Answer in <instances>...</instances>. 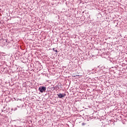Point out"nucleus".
Returning a JSON list of instances; mask_svg holds the SVG:
<instances>
[{"mask_svg": "<svg viewBox=\"0 0 127 127\" xmlns=\"http://www.w3.org/2000/svg\"><path fill=\"white\" fill-rule=\"evenodd\" d=\"M39 90L41 93H43V92H45V91H46V87L44 86L40 87L39 88Z\"/></svg>", "mask_w": 127, "mask_h": 127, "instance_id": "nucleus-1", "label": "nucleus"}, {"mask_svg": "<svg viewBox=\"0 0 127 127\" xmlns=\"http://www.w3.org/2000/svg\"><path fill=\"white\" fill-rule=\"evenodd\" d=\"M58 97L60 99H62V98H64V97H66V94L65 93H60L59 94H58Z\"/></svg>", "mask_w": 127, "mask_h": 127, "instance_id": "nucleus-2", "label": "nucleus"}, {"mask_svg": "<svg viewBox=\"0 0 127 127\" xmlns=\"http://www.w3.org/2000/svg\"><path fill=\"white\" fill-rule=\"evenodd\" d=\"M85 125H86V123H82V126H85Z\"/></svg>", "mask_w": 127, "mask_h": 127, "instance_id": "nucleus-3", "label": "nucleus"}, {"mask_svg": "<svg viewBox=\"0 0 127 127\" xmlns=\"http://www.w3.org/2000/svg\"><path fill=\"white\" fill-rule=\"evenodd\" d=\"M56 52L57 53V52H58L57 50L56 51Z\"/></svg>", "mask_w": 127, "mask_h": 127, "instance_id": "nucleus-4", "label": "nucleus"}]
</instances>
